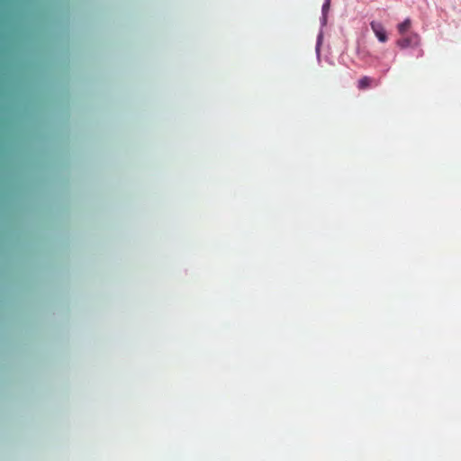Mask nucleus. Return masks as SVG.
Listing matches in <instances>:
<instances>
[{"label": "nucleus", "mask_w": 461, "mask_h": 461, "mask_svg": "<svg viewBox=\"0 0 461 461\" xmlns=\"http://www.w3.org/2000/svg\"><path fill=\"white\" fill-rule=\"evenodd\" d=\"M420 36L417 33H412L408 36H402L396 42L397 46L401 49H406L409 47H416L420 44Z\"/></svg>", "instance_id": "obj_1"}, {"label": "nucleus", "mask_w": 461, "mask_h": 461, "mask_svg": "<svg viewBox=\"0 0 461 461\" xmlns=\"http://www.w3.org/2000/svg\"><path fill=\"white\" fill-rule=\"evenodd\" d=\"M370 27L380 42H386L388 41L386 31L381 23L372 21Z\"/></svg>", "instance_id": "obj_2"}, {"label": "nucleus", "mask_w": 461, "mask_h": 461, "mask_svg": "<svg viewBox=\"0 0 461 461\" xmlns=\"http://www.w3.org/2000/svg\"><path fill=\"white\" fill-rule=\"evenodd\" d=\"M330 6V1L325 0L324 4L322 5V14H323L324 17L326 16L327 13L329 12Z\"/></svg>", "instance_id": "obj_5"}, {"label": "nucleus", "mask_w": 461, "mask_h": 461, "mask_svg": "<svg viewBox=\"0 0 461 461\" xmlns=\"http://www.w3.org/2000/svg\"><path fill=\"white\" fill-rule=\"evenodd\" d=\"M372 82H373V79L371 77L365 76L358 80L357 87L360 90H365L371 86Z\"/></svg>", "instance_id": "obj_4"}, {"label": "nucleus", "mask_w": 461, "mask_h": 461, "mask_svg": "<svg viewBox=\"0 0 461 461\" xmlns=\"http://www.w3.org/2000/svg\"><path fill=\"white\" fill-rule=\"evenodd\" d=\"M411 26V21L410 18H406L402 23L397 26L399 33L403 36L410 30Z\"/></svg>", "instance_id": "obj_3"}]
</instances>
